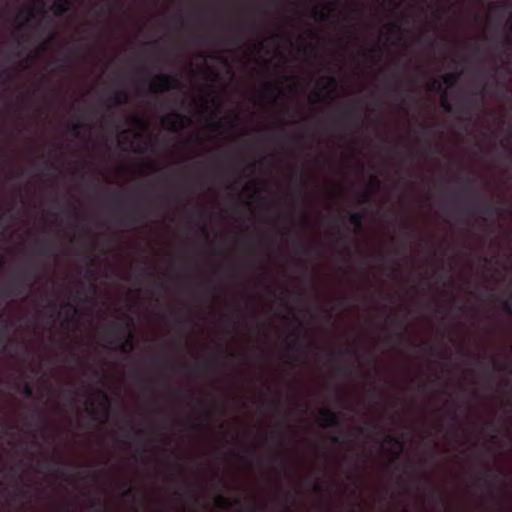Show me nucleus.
I'll return each instance as SVG.
<instances>
[{"instance_id": "f257e3e1", "label": "nucleus", "mask_w": 512, "mask_h": 512, "mask_svg": "<svg viewBox=\"0 0 512 512\" xmlns=\"http://www.w3.org/2000/svg\"><path fill=\"white\" fill-rule=\"evenodd\" d=\"M474 184L475 181L473 179H468L460 190V194L465 196L467 201L466 205L458 208V211L465 214L477 213L482 216L483 221H486V216L492 215L496 208L491 203L483 201L478 197L474 192Z\"/></svg>"}, {"instance_id": "f03ea898", "label": "nucleus", "mask_w": 512, "mask_h": 512, "mask_svg": "<svg viewBox=\"0 0 512 512\" xmlns=\"http://www.w3.org/2000/svg\"><path fill=\"white\" fill-rule=\"evenodd\" d=\"M109 329L113 334L118 336V339L116 341V347L121 352L130 353L134 349L135 342H134V335L132 332L129 331V332H127L126 335H124V333H125L124 327L117 322L111 323Z\"/></svg>"}, {"instance_id": "7ed1b4c3", "label": "nucleus", "mask_w": 512, "mask_h": 512, "mask_svg": "<svg viewBox=\"0 0 512 512\" xmlns=\"http://www.w3.org/2000/svg\"><path fill=\"white\" fill-rule=\"evenodd\" d=\"M162 125L172 132H179L192 123V118L186 114L171 112L161 119Z\"/></svg>"}, {"instance_id": "20e7f679", "label": "nucleus", "mask_w": 512, "mask_h": 512, "mask_svg": "<svg viewBox=\"0 0 512 512\" xmlns=\"http://www.w3.org/2000/svg\"><path fill=\"white\" fill-rule=\"evenodd\" d=\"M180 86L181 83L175 77L169 74L160 73L154 77L153 82L150 85V91L153 93L165 92L171 89L180 88Z\"/></svg>"}, {"instance_id": "39448f33", "label": "nucleus", "mask_w": 512, "mask_h": 512, "mask_svg": "<svg viewBox=\"0 0 512 512\" xmlns=\"http://www.w3.org/2000/svg\"><path fill=\"white\" fill-rule=\"evenodd\" d=\"M37 278V267L35 265H30L23 269L20 275L14 279L13 287L20 288L17 294H21L27 287L32 286Z\"/></svg>"}, {"instance_id": "423d86ee", "label": "nucleus", "mask_w": 512, "mask_h": 512, "mask_svg": "<svg viewBox=\"0 0 512 512\" xmlns=\"http://www.w3.org/2000/svg\"><path fill=\"white\" fill-rule=\"evenodd\" d=\"M322 419L319 425L323 428H339L341 426V421L338 413L334 412L331 409H322L321 410Z\"/></svg>"}, {"instance_id": "0eeeda50", "label": "nucleus", "mask_w": 512, "mask_h": 512, "mask_svg": "<svg viewBox=\"0 0 512 512\" xmlns=\"http://www.w3.org/2000/svg\"><path fill=\"white\" fill-rule=\"evenodd\" d=\"M74 0H55L51 6V10L56 16L65 15L71 7Z\"/></svg>"}, {"instance_id": "6e6552de", "label": "nucleus", "mask_w": 512, "mask_h": 512, "mask_svg": "<svg viewBox=\"0 0 512 512\" xmlns=\"http://www.w3.org/2000/svg\"><path fill=\"white\" fill-rule=\"evenodd\" d=\"M233 504L240 505L241 507L243 506L239 498L235 499L234 501L224 497L223 495H218L215 498V505L220 509H230Z\"/></svg>"}, {"instance_id": "1a4fd4ad", "label": "nucleus", "mask_w": 512, "mask_h": 512, "mask_svg": "<svg viewBox=\"0 0 512 512\" xmlns=\"http://www.w3.org/2000/svg\"><path fill=\"white\" fill-rule=\"evenodd\" d=\"M327 84L314 93L315 99L313 103L322 100V90L327 89L329 92H332L337 86V79L334 76H328L326 78Z\"/></svg>"}, {"instance_id": "9d476101", "label": "nucleus", "mask_w": 512, "mask_h": 512, "mask_svg": "<svg viewBox=\"0 0 512 512\" xmlns=\"http://www.w3.org/2000/svg\"><path fill=\"white\" fill-rule=\"evenodd\" d=\"M109 100L115 105H123L126 104L129 100L128 93L125 90H115Z\"/></svg>"}, {"instance_id": "9b49d317", "label": "nucleus", "mask_w": 512, "mask_h": 512, "mask_svg": "<svg viewBox=\"0 0 512 512\" xmlns=\"http://www.w3.org/2000/svg\"><path fill=\"white\" fill-rule=\"evenodd\" d=\"M348 219L355 226V232L359 233L363 228V215L359 212H350Z\"/></svg>"}, {"instance_id": "f8f14e48", "label": "nucleus", "mask_w": 512, "mask_h": 512, "mask_svg": "<svg viewBox=\"0 0 512 512\" xmlns=\"http://www.w3.org/2000/svg\"><path fill=\"white\" fill-rule=\"evenodd\" d=\"M331 12H332L331 4H325L324 9L316 10L313 13V18L317 21L324 22L329 19Z\"/></svg>"}, {"instance_id": "ddd939ff", "label": "nucleus", "mask_w": 512, "mask_h": 512, "mask_svg": "<svg viewBox=\"0 0 512 512\" xmlns=\"http://www.w3.org/2000/svg\"><path fill=\"white\" fill-rule=\"evenodd\" d=\"M477 103L478 101L476 97L467 98L458 105L457 111L463 114H469L471 107Z\"/></svg>"}, {"instance_id": "4468645a", "label": "nucleus", "mask_w": 512, "mask_h": 512, "mask_svg": "<svg viewBox=\"0 0 512 512\" xmlns=\"http://www.w3.org/2000/svg\"><path fill=\"white\" fill-rule=\"evenodd\" d=\"M459 76L457 72L446 73L442 76V80L448 87H453L457 84Z\"/></svg>"}, {"instance_id": "2eb2a0df", "label": "nucleus", "mask_w": 512, "mask_h": 512, "mask_svg": "<svg viewBox=\"0 0 512 512\" xmlns=\"http://www.w3.org/2000/svg\"><path fill=\"white\" fill-rule=\"evenodd\" d=\"M38 253L48 257L54 256L56 254L55 245L52 243L42 245L38 248Z\"/></svg>"}, {"instance_id": "dca6fc26", "label": "nucleus", "mask_w": 512, "mask_h": 512, "mask_svg": "<svg viewBox=\"0 0 512 512\" xmlns=\"http://www.w3.org/2000/svg\"><path fill=\"white\" fill-rule=\"evenodd\" d=\"M281 92V89L278 85H265L262 89V93L264 96L275 97Z\"/></svg>"}, {"instance_id": "f3484780", "label": "nucleus", "mask_w": 512, "mask_h": 512, "mask_svg": "<svg viewBox=\"0 0 512 512\" xmlns=\"http://www.w3.org/2000/svg\"><path fill=\"white\" fill-rule=\"evenodd\" d=\"M63 308L67 311V322H70L71 319L78 314V309L76 306L69 301L63 304Z\"/></svg>"}, {"instance_id": "a211bd4d", "label": "nucleus", "mask_w": 512, "mask_h": 512, "mask_svg": "<svg viewBox=\"0 0 512 512\" xmlns=\"http://www.w3.org/2000/svg\"><path fill=\"white\" fill-rule=\"evenodd\" d=\"M182 367L184 368H187V369H191L193 371H202V372H205V373H211L215 370V367L213 364L211 363H208V364H205L203 366H198V367H190L186 364H183Z\"/></svg>"}, {"instance_id": "6ab92c4d", "label": "nucleus", "mask_w": 512, "mask_h": 512, "mask_svg": "<svg viewBox=\"0 0 512 512\" xmlns=\"http://www.w3.org/2000/svg\"><path fill=\"white\" fill-rule=\"evenodd\" d=\"M13 327V322L10 320L4 319L3 315L0 314V332L2 334H7Z\"/></svg>"}, {"instance_id": "aec40b11", "label": "nucleus", "mask_w": 512, "mask_h": 512, "mask_svg": "<svg viewBox=\"0 0 512 512\" xmlns=\"http://www.w3.org/2000/svg\"><path fill=\"white\" fill-rule=\"evenodd\" d=\"M336 354H337V355H349V356H355V357H357V358L359 357V354H358L357 350H356V349H352V348H350V349H345V350H340V351H337V352H336L335 350H330V352H329V355H330L331 357L335 356Z\"/></svg>"}, {"instance_id": "412c9836", "label": "nucleus", "mask_w": 512, "mask_h": 512, "mask_svg": "<svg viewBox=\"0 0 512 512\" xmlns=\"http://www.w3.org/2000/svg\"><path fill=\"white\" fill-rule=\"evenodd\" d=\"M313 250L311 246H305L300 242L296 243V253L298 255H310Z\"/></svg>"}, {"instance_id": "4be33fe9", "label": "nucleus", "mask_w": 512, "mask_h": 512, "mask_svg": "<svg viewBox=\"0 0 512 512\" xmlns=\"http://www.w3.org/2000/svg\"><path fill=\"white\" fill-rule=\"evenodd\" d=\"M384 440L386 443L396 446L399 450H402V443L395 435L387 434Z\"/></svg>"}, {"instance_id": "5701e85b", "label": "nucleus", "mask_w": 512, "mask_h": 512, "mask_svg": "<svg viewBox=\"0 0 512 512\" xmlns=\"http://www.w3.org/2000/svg\"><path fill=\"white\" fill-rule=\"evenodd\" d=\"M430 125L428 124H421L419 126V132L421 133V135H423L426 139H425V142L427 144V146L429 147L430 146V140H429V136H430Z\"/></svg>"}, {"instance_id": "b1692460", "label": "nucleus", "mask_w": 512, "mask_h": 512, "mask_svg": "<svg viewBox=\"0 0 512 512\" xmlns=\"http://www.w3.org/2000/svg\"><path fill=\"white\" fill-rule=\"evenodd\" d=\"M441 106L446 112H453L454 106L449 102L447 98V93L444 91L441 96Z\"/></svg>"}, {"instance_id": "393cba45", "label": "nucleus", "mask_w": 512, "mask_h": 512, "mask_svg": "<svg viewBox=\"0 0 512 512\" xmlns=\"http://www.w3.org/2000/svg\"><path fill=\"white\" fill-rule=\"evenodd\" d=\"M91 507L96 512H102L104 509H106V503L104 501H102L101 499L96 498L91 501Z\"/></svg>"}, {"instance_id": "a878e982", "label": "nucleus", "mask_w": 512, "mask_h": 512, "mask_svg": "<svg viewBox=\"0 0 512 512\" xmlns=\"http://www.w3.org/2000/svg\"><path fill=\"white\" fill-rule=\"evenodd\" d=\"M137 222H138V219L132 213L124 214L122 219H121V223L125 224V225H130V224H134V223H137Z\"/></svg>"}, {"instance_id": "bb28decb", "label": "nucleus", "mask_w": 512, "mask_h": 512, "mask_svg": "<svg viewBox=\"0 0 512 512\" xmlns=\"http://www.w3.org/2000/svg\"><path fill=\"white\" fill-rule=\"evenodd\" d=\"M84 128V125L82 123H70L68 125V129L70 132L73 133L75 136H79L80 131Z\"/></svg>"}, {"instance_id": "cd10ccee", "label": "nucleus", "mask_w": 512, "mask_h": 512, "mask_svg": "<svg viewBox=\"0 0 512 512\" xmlns=\"http://www.w3.org/2000/svg\"><path fill=\"white\" fill-rule=\"evenodd\" d=\"M247 510L251 511V512H266L267 511V506L266 505H259L255 502L251 503L248 507H247Z\"/></svg>"}, {"instance_id": "c85d7f7f", "label": "nucleus", "mask_w": 512, "mask_h": 512, "mask_svg": "<svg viewBox=\"0 0 512 512\" xmlns=\"http://www.w3.org/2000/svg\"><path fill=\"white\" fill-rule=\"evenodd\" d=\"M33 386L29 382H24L22 385V393L24 396L30 398L33 396Z\"/></svg>"}, {"instance_id": "c756f323", "label": "nucleus", "mask_w": 512, "mask_h": 512, "mask_svg": "<svg viewBox=\"0 0 512 512\" xmlns=\"http://www.w3.org/2000/svg\"><path fill=\"white\" fill-rule=\"evenodd\" d=\"M129 425H130L132 432L138 439H142L146 436V431L144 429L136 428L131 421L129 422Z\"/></svg>"}, {"instance_id": "7c9ffc66", "label": "nucleus", "mask_w": 512, "mask_h": 512, "mask_svg": "<svg viewBox=\"0 0 512 512\" xmlns=\"http://www.w3.org/2000/svg\"><path fill=\"white\" fill-rule=\"evenodd\" d=\"M370 202H371V193L370 192L363 193L360 195V197H359L360 204H370Z\"/></svg>"}, {"instance_id": "2f4dec72", "label": "nucleus", "mask_w": 512, "mask_h": 512, "mask_svg": "<svg viewBox=\"0 0 512 512\" xmlns=\"http://www.w3.org/2000/svg\"><path fill=\"white\" fill-rule=\"evenodd\" d=\"M136 493H138V490H136L135 488L129 486V487H126L122 493V495L124 497H133Z\"/></svg>"}, {"instance_id": "473e14b6", "label": "nucleus", "mask_w": 512, "mask_h": 512, "mask_svg": "<svg viewBox=\"0 0 512 512\" xmlns=\"http://www.w3.org/2000/svg\"><path fill=\"white\" fill-rule=\"evenodd\" d=\"M98 394L102 398L105 408L108 409V407L110 406V399L108 395L103 390H99Z\"/></svg>"}, {"instance_id": "72a5a7b5", "label": "nucleus", "mask_w": 512, "mask_h": 512, "mask_svg": "<svg viewBox=\"0 0 512 512\" xmlns=\"http://www.w3.org/2000/svg\"><path fill=\"white\" fill-rule=\"evenodd\" d=\"M141 275H144L147 278H155L154 269L151 267L142 269Z\"/></svg>"}, {"instance_id": "f704fd0d", "label": "nucleus", "mask_w": 512, "mask_h": 512, "mask_svg": "<svg viewBox=\"0 0 512 512\" xmlns=\"http://www.w3.org/2000/svg\"><path fill=\"white\" fill-rule=\"evenodd\" d=\"M502 306L506 313L512 315V305H511L510 300H508V299L504 300L502 303Z\"/></svg>"}, {"instance_id": "c9c22d12", "label": "nucleus", "mask_w": 512, "mask_h": 512, "mask_svg": "<svg viewBox=\"0 0 512 512\" xmlns=\"http://www.w3.org/2000/svg\"><path fill=\"white\" fill-rule=\"evenodd\" d=\"M331 440H332L333 443L341 444V443H344L347 440V436L341 437L339 435H333L331 437Z\"/></svg>"}, {"instance_id": "e433bc0d", "label": "nucleus", "mask_w": 512, "mask_h": 512, "mask_svg": "<svg viewBox=\"0 0 512 512\" xmlns=\"http://www.w3.org/2000/svg\"><path fill=\"white\" fill-rule=\"evenodd\" d=\"M380 185V180L378 179V177L376 176H372L370 178V186L372 187L373 190H375L376 188H378Z\"/></svg>"}, {"instance_id": "4c0bfd02", "label": "nucleus", "mask_w": 512, "mask_h": 512, "mask_svg": "<svg viewBox=\"0 0 512 512\" xmlns=\"http://www.w3.org/2000/svg\"><path fill=\"white\" fill-rule=\"evenodd\" d=\"M1 77L4 81H10L11 78H12V74H11V71L8 70V69H4L2 72H1Z\"/></svg>"}, {"instance_id": "58836bf2", "label": "nucleus", "mask_w": 512, "mask_h": 512, "mask_svg": "<svg viewBox=\"0 0 512 512\" xmlns=\"http://www.w3.org/2000/svg\"><path fill=\"white\" fill-rule=\"evenodd\" d=\"M244 27L248 28L252 32L256 31V23L254 21L246 22L242 24Z\"/></svg>"}, {"instance_id": "ea45409f", "label": "nucleus", "mask_w": 512, "mask_h": 512, "mask_svg": "<svg viewBox=\"0 0 512 512\" xmlns=\"http://www.w3.org/2000/svg\"><path fill=\"white\" fill-rule=\"evenodd\" d=\"M35 18V10L33 7H30L27 11V19L26 22L33 20Z\"/></svg>"}, {"instance_id": "a19ab883", "label": "nucleus", "mask_w": 512, "mask_h": 512, "mask_svg": "<svg viewBox=\"0 0 512 512\" xmlns=\"http://www.w3.org/2000/svg\"><path fill=\"white\" fill-rule=\"evenodd\" d=\"M441 88H442L441 83L439 81H437L436 79H433L432 83H431V86H430V89L440 90Z\"/></svg>"}, {"instance_id": "79ce46f5", "label": "nucleus", "mask_w": 512, "mask_h": 512, "mask_svg": "<svg viewBox=\"0 0 512 512\" xmlns=\"http://www.w3.org/2000/svg\"><path fill=\"white\" fill-rule=\"evenodd\" d=\"M131 122L135 125H142L143 124V121L140 117L138 116H132L131 117Z\"/></svg>"}, {"instance_id": "37998d69", "label": "nucleus", "mask_w": 512, "mask_h": 512, "mask_svg": "<svg viewBox=\"0 0 512 512\" xmlns=\"http://www.w3.org/2000/svg\"><path fill=\"white\" fill-rule=\"evenodd\" d=\"M109 195L113 198V199H118L120 197H122L123 193L120 192V191H110L109 192Z\"/></svg>"}, {"instance_id": "c03bdc74", "label": "nucleus", "mask_w": 512, "mask_h": 512, "mask_svg": "<svg viewBox=\"0 0 512 512\" xmlns=\"http://www.w3.org/2000/svg\"><path fill=\"white\" fill-rule=\"evenodd\" d=\"M210 126L213 130H218L222 127V123L220 121H213Z\"/></svg>"}, {"instance_id": "a18cd8bd", "label": "nucleus", "mask_w": 512, "mask_h": 512, "mask_svg": "<svg viewBox=\"0 0 512 512\" xmlns=\"http://www.w3.org/2000/svg\"><path fill=\"white\" fill-rule=\"evenodd\" d=\"M9 340H5L3 337H0V353L4 351L7 346Z\"/></svg>"}, {"instance_id": "49530a36", "label": "nucleus", "mask_w": 512, "mask_h": 512, "mask_svg": "<svg viewBox=\"0 0 512 512\" xmlns=\"http://www.w3.org/2000/svg\"><path fill=\"white\" fill-rule=\"evenodd\" d=\"M428 44L429 46L432 48V49H442L443 47L441 45H439L437 42L435 41H432V40H429L428 41Z\"/></svg>"}, {"instance_id": "de8ad7c7", "label": "nucleus", "mask_w": 512, "mask_h": 512, "mask_svg": "<svg viewBox=\"0 0 512 512\" xmlns=\"http://www.w3.org/2000/svg\"><path fill=\"white\" fill-rule=\"evenodd\" d=\"M295 176H296V179L298 181H300L301 183L305 184V177H304V174L302 172H297L295 174Z\"/></svg>"}, {"instance_id": "09e8293b", "label": "nucleus", "mask_w": 512, "mask_h": 512, "mask_svg": "<svg viewBox=\"0 0 512 512\" xmlns=\"http://www.w3.org/2000/svg\"><path fill=\"white\" fill-rule=\"evenodd\" d=\"M29 40V36L25 33L21 34L19 37V43L21 42H27Z\"/></svg>"}, {"instance_id": "8fccbe9b", "label": "nucleus", "mask_w": 512, "mask_h": 512, "mask_svg": "<svg viewBox=\"0 0 512 512\" xmlns=\"http://www.w3.org/2000/svg\"><path fill=\"white\" fill-rule=\"evenodd\" d=\"M54 470L57 471V472H63V467H62V464L61 463H57L55 466H53Z\"/></svg>"}, {"instance_id": "3c124183", "label": "nucleus", "mask_w": 512, "mask_h": 512, "mask_svg": "<svg viewBox=\"0 0 512 512\" xmlns=\"http://www.w3.org/2000/svg\"><path fill=\"white\" fill-rule=\"evenodd\" d=\"M302 224L305 226V227H308L310 225V221L308 219L307 216H303L302 218Z\"/></svg>"}, {"instance_id": "603ef678", "label": "nucleus", "mask_w": 512, "mask_h": 512, "mask_svg": "<svg viewBox=\"0 0 512 512\" xmlns=\"http://www.w3.org/2000/svg\"><path fill=\"white\" fill-rule=\"evenodd\" d=\"M156 286L158 287L159 290L166 291V286L164 285V283L156 282Z\"/></svg>"}, {"instance_id": "864d4df0", "label": "nucleus", "mask_w": 512, "mask_h": 512, "mask_svg": "<svg viewBox=\"0 0 512 512\" xmlns=\"http://www.w3.org/2000/svg\"><path fill=\"white\" fill-rule=\"evenodd\" d=\"M314 491L317 492V493H321L322 492V486L318 483H316L313 487Z\"/></svg>"}, {"instance_id": "5fc2aeb1", "label": "nucleus", "mask_w": 512, "mask_h": 512, "mask_svg": "<svg viewBox=\"0 0 512 512\" xmlns=\"http://www.w3.org/2000/svg\"><path fill=\"white\" fill-rule=\"evenodd\" d=\"M48 306L53 309V311H56L57 304L54 301H49Z\"/></svg>"}, {"instance_id": "6e6d98bb", "label": "nucleus", "mask_w": 512, "mask_h": 512, "mask_svg": "<svg viewBox=\"0 0 512 512\" xmlns=\"http://www.w3.org/2000/svg\"><path fill=\"white\" fill-rule=\"evenodd\" d=\"M65 394L69 397L75 396L76 390H67V391H65Z\"/></svg>"}, {"instance_id": "4d7b16f0", "label": "nucleus", "mask_w": 512, "mask_h": 512, "mask_svg": "<svg viewBox=\"0 0 512 512\" xmlns=\"http://www.w3.org/2000/svg\"><path fill=\"white\" fill-rule=\"evenodd\" d=\"M355 111V105H353L351 108H349L347 111H345V115H351Z\"/></svg>"}, {"instance_id": "13d9d810", "label": "nucleus", "mask_w": 512, "mask_h": 512, "mask_svg": "<svg viewBox=\"0 0 512 512\" xmlns=\"http://www.w3.org/2000/svg\"><path fill=\"white\" fill-rule=\"evenodd\" d=\"M368 392L371 396H376L377 394V390L375 387L371 388Z\"/></svg>"}, {"instance_id": "bf43d9fd", "label": "nucleus", "mask_w": 512, "mask_h": 512, "mask_svg": "<svg viewBox=\"0 0 512 512\" xmlns=\"http://www.w3.org/2000/svg\"><path fill=\"white\" fill-rule=\"evenodd\" d=\"M173 394H174V395H176V396H180V395H182V390H181V389H178V388H177V389H174V390H173Z\"/></svg>"}, {"instance_id": "052dcab7", "label": "nucleus", "mask_w": 512, "mask_h": 512, "mask_svg": "<svg viewBox=\"0 0 512 512\" xmlns=\"http://www.w3.org/2000/svg\"><path fill=\"white\" fill-rule=\"evenodd\" d=\"M230 42L232 44H237L239 42V39L237 37L233 36V37L230 38Z\"/></svg>"}, {"instance_id": "680f3d73", "label": "nucleus", "mask_w": 512, "mask_h": 512, "mask_svg": "<svg viewBox=\"0 0 512 512\" xmlns=\"http://www.w3.org/2000/svg\"><path fill=\"white\" fill-rule=\"evenodd\" d=\"M494 369H495V370H497V371H501V370H503V366H501V365H500V364H498V363H495V364H494Z\"/></svg>"}, {"instance_id": "e2e57ef3", "label": "nucleus", "mask_w": 512, "mask_h": 512, "mask_svg": "<svg viewBox=\"0 0 512 512\" xmlns=\"http://www.w3.org/2000/svg\"><path fill=\"white\" fill-rule=\"evenodd\" d=\"M26 494H27L26 491H20L19 493H17V496L20 498H24V497H26Z\"/></svg>"}, {"instance_id": "0e129e2a", "label": "nucleus", "mask_w": 512, "mask_h": 512, "mask_svg": "<svg viewBox=\"0 0 512 512\" xmlns=\"http://www.w3.org/2000/svg\"><path fill=\"white\" fill-rule=\"evenodd\" d=\"M402 226L405 228V229H408L410 227L409 223L406 221V220H403L402 221Z\"/></svg>"}, {"instance_id": "69168bd1", "label": "nucleus", "mask_w": 512, "mask_h": 512, "mask_svg": "<svg viewBox=\"0 0 512 512\" xmlns=\"http://www.w3.org/2000/svg\"><path fill=\"white\" fill-rule=\"evenodd\" d=\"M391 26H392V28H393L394 30H397V31H399V30H400V26H399L397 23H393Z\"/></svg>"}, {"instance_id": "338daca9", "label": "nucleus", "mask_w": 512, "mask_h": 512, "mask_svg": "<svg viewBox=\"0 0 512 512\" xmlns=\"http://www.w3.org/2000/svg\"><path fill=\"white\" fill-rule=\"evenodd\" d=\"M135 378H136V380H137L138 382H143V378L141 377V375H140V374H136V375H135Z\"/></svg>"}, {"instance_id": "774afa93", "label": "nucleus", "mask_w": 512, "mask_h": 512, "mask_svg": "<svg viewBox=\"0 0 512 512\" xmlns=\"http://www.w3.org/2000/svg\"><path fill=\"white\" fill-rule=\"evenodd\" d=\"M339 240H340L341 242H346V241H347V237H346L345 235H341V236L339 237Z\"/></svg>"}]
</instances>
